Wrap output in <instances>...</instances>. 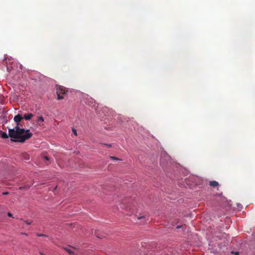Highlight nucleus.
Masks as SVG:
<instances>
[{
  "label": "nucleus",
  "instance_id": "nucleus-1",
  "mask_svg": "<svg viewBox=\"0 0 255 255\" xmlns=\"http://www.w3.org/2000/svg\"><path fill=\"white\" fill-rule=\"evenodd\" d=\"M18 125L19 124H17L16 126L13 128L9 129V136L12 141L24 142L26 140L29 139L32 134L29 132V129L25 130L24 128H20Z\"/></svg>",
  "mask_w": 255,
  "mask_h": 255
},
{
  "label": "nucleus",
  "instance_id": "nucleus-2",
  "mask_svg": "<svg viewBox=\"0 0 255 255\" xmlns=\"http://www.w3.org/2000/svg\"><path fill=\"white\" fill-rule=\"evenodd\" d=\"M164 158L167 160H170V157L168 155H165L164 157H162L161 161H160V164L164 165L165 163L164 162Z\"/></svg>",
  "mask_w": 255,
  "mask_h": 255
},
{
  "label": "nucleus",
  "instance_id": "nucleus-3",
  "mask_svg": "<svg viewBox=\"0 0 255 255\" xmlns=\"http://www.w3.org/2000/svg\"><path fill=\"white\" fill-rule=\"evenodd\" d=\"M22 119L23 118L20 115H17L14 117L13 120L17 124H18Z\"/></svg>",
  "mask_w": 255,
  "mask_h": 255
},
{
  "label": "nucleus",
  "instance_id": "nucleus-4",
  "mask_svg": "<svg viewBox=\"0 0 255 255\" xmlns=\"http://www.w3.org/2000/svg\"><path fill=\"white\" fill-rule=\"evenodd\" d=\"M9 134H7L6 132L2 131H0V137L2 138H7L8 137Z\"/></svg>",
  "mask_w": 255,
  "mask_h": 255
},
{
  "label": "nucleus",
  "instance_id": "nucleus-5",
  "mask_svg": "<svg viewBox=\"0 0 255 255\" xmlns=\"http://www.w3.org/2000/svg\"><path fill=\"white\" fill-rule=\"evenodd\" d=\"M33 117V114L31 113L28 114H25L24 115L22 118L26 120H30L32 117Z\"/></svg>",
  "mask_w": 255,
  "mask_h": 255
},
{
  "label": "nucleus",
  "instance_id": "nucleus-6",
  "mask_svg": "<svg viewBox=\"0 0 255 255\" xmlns=\"http://www.w3.org/2000/svg\"><path fill=\"white\" fill-rule=\"evenodd\" d=\"M57 94L58 95V99H59V100L62 99L63 98V97L62 96H60V94H64L65 91H64L63 92H60V90H58L57 91Z\"/></svg>",
  "mask_w": 255,
  "mask_h": 255
},
{
  "label": "nucleus",
  "instance_id": "nucleus-7",
  "mask_svg": "<svg viewBox=\"0 0 255 255\" xmlns=\"http://www.w3.org/2000/svg\"><path fill=\"white\" fill-rule=\"evenodd\" d=\"M219 183L216 181H212L210 182V185L213 187H216L218 186Z\"/></svg>",
  "mask_w": 255,
  "mask_h": 255
},
{
  "label": "nucleus",
  "instance_id": "nucleus-8",
  "mask_svg": "<svg viewBox=\"0 0 255 255\" xmlns=\"http://www.w3.org/2000/svg\"><path fill=\"white\" fill-rule=\"evenodd\" d=\"M65 250L70 254H74V252L71 250V248H65Z\"/></svg>",
  "mask_w": 255,
  "mask_h": 255
},
{
  "label": "nucleus",
  "instance_id": "nucleus-9",
  "mask_svg": "<svg viewBox=\"0 0 255 255\" xmlns=\"http://www.w3.org/2000/svg\"><path fill=\"white\" fill-rule=\"evenodd\" d=\"M110 158L112 159V160H116V161H120L121 160L120 159L115 157V156H110Z\"/></svg>",
  "mask_w": 255,
  "mask_h": 255
},
{
  "label": "nucleus",
  "instance_id": "nucleus-10",
  "mask_svg": "<svg viewBox=\"0 0 255 255\" xmlns=\"http://www.w3.org/2000/svg\"><path fill=\"white\" fill-rule=\"evenodd\" d=\"M38 121H40V122H44V118L40 116L38 118Z\"/></svg>",
  "mask_w": 255,
  "mask_h": 255
},
{
  "label": "nucleus",
  "instance_id": "nucleus-11",
  "mask_svg": "<svg viewBox=\"0 0 255 255\" xmlns=\"http://www.w3.org/2000/svg\"><path fill=\"white\" fill-rule=\"evenodd\" d=\"M58 90H60V92H63L64 91H65V93H66V90H65V89H63V88H62V87H60L59 88H58V89H57V91Z\"/></svg>",
  "mask_w": 255,
  "mask_h": 255
},
{
  "label": "nucleus",
  "instance_id": "nucleus-12",
  "mask_svg": "<svg viewBox=\"0 0 255 255\" xmlns=\"http://www.w3.org/2000/svg\"><path fill=\"white\" fill-rule=\"evenodd\" d=\"M72 131L74 133V134L75 135H77V131L74 128H73L72 129Z\"/></svg>",
  "mask_w": 255,
  "mask_h": 255
},
{
  "label": "nucleus",
  "instance_id": "nucleus-13",
  "mask_svg": "<svg viewBox=\"0 0 255 255\" xmlns=\"http://www.w3.org/2000/svg\"><path fill=\"white\" fill-rule=\"evenodd\" d=\"M24 222L27 225H30L32 223L31 221H25Z\"/></svg>",
  "mask_w": 255,
  "mask_h": 255
},
{
  "label": "nucleus",
  "instance_id": "nucleus-14",
  "mask_svg": "<svg viewBox=\"0 0 255 255\" xmlns=\"http://www.w3.org/2000/svg\"><path fill=\"white\" fill-rule=\"evenodd\" d=\"M37 236L38 237H43V236H46L44 234H37Z\"/></svg>",
  "mask_w": 255,
  "mask_h": 255
},
{
  "label": "nucleus",
  "instance_id": "nucleus-15",
  "mask_svg": "<svg viewBox=\"0 0 255 255\" xmlns=\"http://www.w3.org/2000/svg\"><path fill=\"white\" fill-rule=\"evenodd\" d=\"M7 216H8V217H12V214H11V213H10V212H8V213H7Z\"/></svg>",
  "mask_w": 255,
  "mask_h": 255
},
{
  "label": "nucleus",
  "instance_id": "nucleus-16",
  "mask_svg": "<svg viewBox=\"0 0 255 255\" xmlns=\"http://www.w3.org/2000/svg\"><path fill=\"white\" fill-rule=\"evenodd\" d=\"M44 159H45V160H47V161H48V160H49V159L48 157V156H44Z\"/></svg>",
  "mask_w": 255,
  "mask_h": 255
},
{
  "label": "nucleus",
  "instance_id": "nucleus-17",
  "mask_svg": "<svg viewBox=\"0 0 255 255\" xmlns=\"http://www.w3.org/2000/svg\"><path fill=\"white\" fill-rule=\"evenodd\" d=\"M8 194V192H3V193H2V195H7V194Z\"/></svg>",
  "mask_w": 255,
  "mask_h": 255
},
{
  "label": "nucleus",
  "instance_id": "nucleus-18",
  "mask_svg": "<svg viewBox=\"0 0 255 255\" xmlns=\"http://www.w3.org/2000/svg\"><path fill=\"white\" fill-rule=\"evenodd\" d=\"M241 206H242V205L241 204H239V203L237 204L238 207H240Z\"/></svg>",
  "mask_w": 255,
  "mask_h": 255
},
{
  "label": "nucleus",
  "instance_id": "nucleus-19",
  "mask_svg": "<svg viewBox=\"0 0 255 255\" xmlns=\"http://www.w3.org/2000/svg\"><path fill=\"white\" fill-rule=\"evenodd\" d=\"M105 145H106V146H108V147H111V144H105Z\"/></svg>",
  "mask_w": 255,
  "mask_h": 255
},
{
  "label": "nucleus",
  "instance_id": "nucleus-20",
  "mask_svg": "<svg viewBox=\"0 0 255 255\" xmlns=\"http://www.w3.org/2000/svg\"><path fill=\"white\" fill-rule=\"evenodd\" d=\"M142 218H143V217H142V216H141V217H138V218H137V219H138V220H140V219H142Z\"/></svg>",
  "mask_w": 255,
  "mask_h": 255
},
{
  "label": "nucleus",
  "instance_id": "nucleus-21",
  "mask_svg": "<svg viewBox=\"0 0 255 255\" xmlns=\"http://www.w3.org/2000/svg\"><path fill=\"white\" fill-rule=\"evenodd\" d=\"M21 234H22V235H26V236H27V234H26V233H21Z\"/></svg>",
  "mask_w": 255,
  "mask_h": 255
},
{
  "label": "nucleus",
  "instance_id": "nucleus-22",
  "mask_svg": "<svg viewBox=\"0 0 255 255\" xmlns=\"http://www.w3.org/2000/svg\"><path fill=\"white\" fill-rule=\"evenodd\" d=\"M235 254L236 255H238L239 254L238 252H235Z\"/></svg>",
  "mask_w": 255,
  "mask_h": 255
},
{
  "label": "nucleus",
  "instance_id": "nucleus-23",
  "mask_svg": "<svg viewBox=\"0 0 255 255\" xmlns=\"http://www.w3.org/2000/svg\"><path fill=\"white\" fill-rule=\"evenodd\" d=\"M180 228V226H177V228Z\"/></svg>",
  "mask_w": 255,
  "mask_h": 255
},
{
  "label": "nucleus",
  "instance_id": "nucleus-24",
  "mask_svg": "<svg viewBox=\"0 0 255 255\" xmlns=\"http://www.w3.org/2000/svg\"><path fill=\"white\" fill-rule=\"evenodd\" d=\"M5 60H6V61H7V59L6 58H5ZM7 63V62H6Z\"/></svg>",
  "mask_w": 255,
  "mask_h": 255
},
{
  "label": "nucleus",
  "instance_id": "nucleus-25",
  "mask_svg": "<svg viewBox=\"0 0 255 255\" xmlns=\"http://www.w3.org/2000/svg\"><path fill=\"white\" fill-rule=\"evenodd\" d=\"M57 186H56L55 188L54 189V190H55L56 188H57Z\"/></svg>",
  "mask_w": 255,
  "mask_h": 255
},
{
  "label": "nucleus",
  "instance_id": "nucleus-26",
  "mask_svg": "<svg viewBox=\"0 0 255 255\" xmlns=\"http://www.w3.org/2000/svg\"><path fill=\"white\" fill-rule=\"evenodd\" d=\"M40 255H43V254H42V253L40 252Z\"/></svg>",
  "mask_w": 255,
  "mask_h": 255
}]
</instances>
